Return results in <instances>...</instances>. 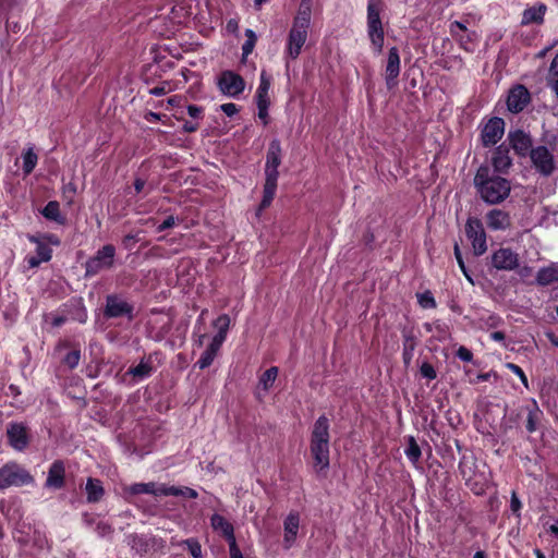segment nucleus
<instances>
[{"label": "nucleus", "instance_id": "nucleus-61", "mask_svg": "<svg viewBox=\"0 0 558 558\" xmlns=\"http://www.w3.org/2000/svg\"><path fill=\"white\" fill-rule=\"evenodd\" d=\"M160 118L161 116L159 113L153 111H149L145 114V120L148 122H157L160 120Z\"/></svg>", "mask_w": 558, "mask_h": 558}, {"label": "nucleus", "instance_id": "nucleus-1", "mask_svg": "<svg viewBox=\"0 0 558 558\" xmlns=\"http://www.w3.org/2000/svg\"><path fill=\"white\" fill-rule=\"evenodd\" d=\"M474 186L481 198L487 204H499L510 194V182L495 174L487 166H481L474 177Z\"/></svg>", "mask_w": 558, "mask_h": 558}, {"label": "nucleus", "instance_id": "nucleus-62", "mask_svg": "<svg viewBox=\"0 0 558 558\" xmlns=\"http://www.w3.org/2000/svg\"><path fill=\"white\" fill-rule=\"evenodd\" d=\"M490 339L497 342H502L505 340V333L501 331H494L490 333Z\"/></svg>", "mask_w": 558, "mask_h": 558}, {"label": "nucleus", "instance_id": "nucleus-37", "mask_svg": "<svg viewBox=\"0 0 558 558\" xmlns=\"http://www.w3.org/2000/svg\"><path fill=\"white\" fill-rule=\"evenodd\" d=\"M405 456L412 463H417L421 458V449L413 437L410 438L405 449Z\"/></svg>", "mask_w": 558, "mask_h": 558}, {"label": "nucleus", "instance_id": "nucleus-13", "mask_svg": "<svg viewBox=\"0 0 558 558\" xmlns=\"http://www.w3.org/2000/svg\"><path fill=\"white\" fill-rule=\"evenodd\" d=\"M531 159L535 168L543 174L548 175L554 171V158L546 147L539 146L532 149Z\"/></svg>", "mask_w": 558, "mask_h": 558}, {"label": "nucleus", "instance_id": "nucleus-52", "mask_svg": "<svg viewBox=\"0 0 558 558\" xmlns=\"http://www.w3.org/2000/svg\"><path fill=\"white\" fill-rule=\"evenodd\" d=\"M270 105H257L258 108V118L263 121V123L266 125L268 124V108Z\"/></svg>", "mask_w": 558, "mask_h": 558}, {"label": "nucleus", "instance_id": "nucleus-28", "mask_svg": "<svg viewBox=\"0 0 558 558\" xmlns=\"http://www.w3.org/2000/svg\"><path fill=\"white\" fill-rule=\"evenodd\" d=\"M558 280V265L553 264L549 267H545L538 270L536 281L541 286H547Z\"/></svg>", "mask_w": 558, "mask_h": 558}, {"label": "nucleus", "instance_id": "nucleus-64", "mask_svg": "<svg viewBox=\"0 0 558 558\" xmlns=\"http://www.w3.org/2000/svg\"><path fill=\"white\" fill-rule=\"evenodd\" d=\"M145 186V181L142 179H136L134 182V189L137 193L142 192Z\"/></svg>", "mask_w": 558, "mask_h": 558}, {"label": "nucleus", "instance_id": "nucleus-7", "mask_svg": "<svg viewBox=\"0 0 558 558\" xmlns=\"http://www.w3.org/2000/svg\"><path fill=\"white\" fill-rule=\"evenodd\" d=\"M33 477L16 463H8L0 468V490L10 486L29 484Z\"/></svg>", "mask_w": 558, "mask_h": 558}, {"label": "nucleus", "instance_id": "nucleus-55", "mask_svg": "<svg viewBox=\"0 0 558 558\" xmlns=\"http://www.w3.org/2000/svg\"><path fill=\"white\" fill-rule=\"evenodd\" d=\"M25 263L27 264L28 268H36L43 262L36 255H28V256L25 257Z\"/></svg>", "mask_w": 558, "mask_h": 558}, {"label": "nucleus", "instance_id": "nucleus-3", "mask_svg": "<svg viewBox=\"0 0 558 558\" xmlns=\"http://www.w3.org/2000/svg\"><path fill=\"white\" fill-rule=\"evenodd\" d=\"M329 421L326 416H319L314 423L310 446L314 468L317 471L329 466Z\"/></svg>", "mask_w": 558, "mask_h": 558}, {"label": "nucleus", "instance_id": "nucleus-4", "mask_svg": "<svg viewBox=\"0 0 558 558\" xmlns=\"http://www.w3.org/2000/svg\"><path fill=\"white\" fill-rule=\"evenodd\" d=\"M230 326V318L228 315H220L215 322L214 327L217 329L216 335L211 338L210 343L202 353L196 365L201 369H205L211 365L215 357L217 356L222 343L227 338V332Z\"/></svg>", "mask_w": 558, "mask_h": 558}, {"label": "nucleus", "instance_id": "nucleus-41", "mask_svg": "<svg viewBox=\"0 0 558 558\" xmlns=\"http://www.w3.org/2000/svg\"><path fill=\"white\" fill-rule=\"evenodd\" d=\"M539 414H541V412L536 405L533 410H531L529 412L527 422H526L527 432L533 433L536 430V422L538 420Z\"/></svg>", "mask_w": 558, "mask_h": 558}, {"label": "nucleus", "instance_id": "nucleus-40", "mask_svg": "<svg viewBox=\"0 0 558 558\" xmlns=\"http://www.w3.org/2000/svg\"><path fill=\"white\" fill-rule=\"evenodd\" d=\"M193 558H202V546L198 541L189 538L183 542Z\"/></svg>", "mask_w": 558, "mask_h": 558}, {"label": "nucleus", "instance_id": "nucleus-39", "mask_svg": "<svg viewBox=\"0 0 558 558\" xmlns=\"http://www.w3.org/2000/svg\"><path fill=\"white\" fill-rule=\"evenodd\" d=\"M417 301L423 308H434L436 306V301L429 291L417 294Z\"/></svg>", "mask_w": 558, "mask_h": 558}, {"label": "nucleus", "instance_id": "nucleus-24", "mask_svg": "<svg viewBox=\"0 0 558 558\" xmlns=\"http://www.w3.org/2000/svg\"><path fill=\"white\" fill-rule=\"evenodd\" d=\"M271 85V77L265 72L262 71L259 85L256 89V105H270L269 89Z\"/></svg>", "mask_w": 558, "mask_h": 558}, {"label": "nucleus", "instance_id": "nucleus-34", "mask_svg": "<svg viewBox=\"0 0 558 558\" xmlns=\"http://www.w3.org/2000/svg\"><path fill=\"white\" fill-rule=\"evenodd\" d=\"M151 373V366L148 362L142 361L137 366L131 367L128 374L132 375L136 380L148 377Z\"/></svg>", "mask_w": 558, "mask_h": 558}, {"label": "nucleus", "instance_id": "nucleus-50", "mask_svg": "<svg viewBox=\"0 0 558 558\" xmlns=\"http://www.w3.org/2000/svg\"><path fill=\"white\" fill-rule=\"evenodd\" d=\"M547 78H558V53L555 56L550 63Z\"/></svg>", "mask_w": 558, "mask_h": 558}, {"label": "nucleus", "instance_id": "nucleus-25", "mask_svg": "<svg viewBox=\"0 0 558 558\" xmlns=\"http://www.w3.org/2000/svg\"><path fill=\"white\" fill-rule=\"evenodd\" d=\"M211 527L222 534V536L228 541L234 537L233 525L226 520L222 515L215 513L210 518Z\"/></svg>", "mask_w": 558, "mask_h": 558}, {"label": "nucleus", "instance_id": "nucleus-47", "mask_svg": "<svg viewBox=\"0 0 558 558\" xmlns=\"http://www.w3.org/2000/svg\"><path fill=\"white\" fill-rule=\"evenodd\" d=\"M220 109L228 117H233L239 112V107L233 102L222 104Z\"/></svg>", "mask_w": 558, "mask_h": 558}, {"label": "nucleus", "instance_id": "nucleus-16", "mask_svg": "<svg viewBox=\"0 0 558 558\" xmlns=\"http://www.w3.org/2000/svg\"><path fill=\"white\" fill-rule=\"evenodd\" d=\"M300 529V514L295 511L290 512L283 521V546L291 548L298 537Z\"/></svg>", "mask_w": 558, "mask_h": 558}, {"label": "nucleus", "instance_id": "nucleus-20", "mask_svg": "<svg viewBox=\"0 0 558 558\" xmlns=\"http://www.w3.org/2000/svg\"><path fill=\"white\" fill-rule=\"evenodd\" d=\"M509 141L518 155L525 156L527 153L531 154L532 140L529 134L520 130L510 132Z\"/></svg>", "mask_w": 558, "mask_h": 558}, {"label": "nucleus", "instance_id": "nucleus-18", "mask_svg": "<svg viewBox=\"0 0 558 558\" xmlns=\"http://www.w3.org/2000/svg\"><path fill=\"white\" fill-rule=\"evenodd\" d=\"M167 485L156 484L154 482L149 483H135L124 488V494L129 495H140V494H150L154 496H167Z\"/></svg>", "mask_w": 558, "mask_h": 558}, {"label": "nucleus", "instance_id": "nucleus-36", "mask_svg": "<svg viewBox=\"0 0 558 558\" xmlns=\"http://www.w3.org/2000/svg\"><path fill=\"white\" fill-rule=\"evenodd\" d=\"M167 496H183L186 498L195 499L197 498L198 494L193 488L168 486Z\"/></svg>", "mask_w": 558, "mask_h": 558}, {"label": "nucleus", "instance_id": "nucleus-57", "mask_svg": "<svg viewBox=\"0 0 558 558\" xmlns=\"http://www.w3.org/2000/svg\"><path fill=\"white\" fill-rule=\"evenodd\" d=\"M436 329L438 330V340L445 341L449 337L448 329L441 325H436Z\"/></svg>", "mask_w": 558, "mask_h": 558}, {"label": "nucleus", "instance_id": "nucleus-31", "mask_svg": "<svg viewBox=\"0 0 558 558\" xmlns=\"http://www.w3.org/2000/svg\"><path fill=\"white\" fill-rule=\"evenodd\" d=\"M28 240L36 244V256L46 263L51 259L52 250L49 245L34 235H28Z\"/></svg>", "mask_w": 558, "mask_h": 558}, {"label": "nucleus", "instance_id": "nucleus-38", "mask_svg": "<svg viewBox=\"0 0 558 558\" xmlns=\"http://www.w3.org/2000/svg\"><path fill=\"white\" fill-rule=\"evenodd\" d=\"M245 36H246V40L242 46V51H243V56H248L250 53H252V51L255 47L257 37H256L255 33L250 28H247L245 31Z\"/></svg>", "mask_w": 558, "mask_h": 558}, {"label": "nucleus", "instance_id": "nucleus-59", "mask_svg": "<svg viewBox=\"0 0 558 558\" xmlns=\"http://www.w3.org/2000/svg\"><path fill=\"white\" fill-rule=\"evenodd\" d=\"M558 45V39L555 40L553 44H550L549 46L545 47L544 49H542L537 54L536 57L537 58H544L555 46Z\"/></svg>", "mask_w": 558, "mask_h": 558}, {"label": "nucleus", "instance_id": "nucleus-45", "mask_svg": "<svg viewBox=\"0 0 558 558\" xmlns=\"http://www.w3.org/2000/svg\"><path fill=\"white\" fill-rule=\"evenodd\" d=\"M229 544V553L231 558H243L235 541V536L227 541Z\"/></svg>", "mask_w": 558, "mask_h": 558}, {"label": "nucleus", "instance_id": "nucleus-15", "mask_svg": "<svg viewBox=\"0 0 558 558\" xmlns=\"http://www.w3.org/2000/svg\"><path fill=\"white\" fill-rule=\"evenodd\" d=\"M265 177L264 195L259 206L260 210L267 208L275 197L279 177L278 168L265 167Z\"/></svg>", "mask_w": 558, "mask_h": 558}, {"label": "nucleus", "instance_id": "nucleus-43", "mask_svg": "<svg viewBox=\"0 0 558 558\" xmlns=\"http://www.w3.org/2000/svg\"><path fill=\"white\" fill-rule=\"evenodd\" d=\"M421 375L429 380H433L436 378L437 373L434 368V366L427 362L423 363L420 368Z\"/></svg>", "mask_w": 558, "mask_h": 558}, {"label": "nucleus", "instance_id": "nucleus-22", "mask_svg": "<svg viewBox=\"0 0 558 558\" xmlns=\"http://www.w3.org/2000/svg\"><path fill=\"white\" fill-rule=\"evenodd\" d=\"M130 311V306L122 299L114 295H110L107 298L105 313L108 317H120L125 314H129Z\"/></svg>", "mask_w": 558, "mask_h": 558}, {"label": "nucleus", "instance_id": "nucleus-27", "mask_svg": "<svg viewBox=\"0 0 558 558\" xmlns=\"http://www.w3.org/2000/svg\"><path fill=\"white\" fill-rule=\"evenodd\" d=\"M546 12V5L538 4L524 10L522 24L542 23Z\"/></svg>", "mask_w": 558, "mask_h": 558}, {"label": "nucleus", "instance_id": "nucleus-49", "mask_svg": "<svg viewBox=\"0 0 558 558\" xmlns=\"http://www.w3.org/2000/svg\"><path fill=\"white\" fill-rule=\"evenodd\" d=\"M187 113L191 118L199 120L203 118V108L194 105L187 107Z\"/></svg>", "mask_w": 558, "mask_h": 558}, {"label": "nucleus", "instance_id": "nucleus-44", "mask_svg": "<svg viewBox=\"0 0 558 558\" xmlns=\"http://www.w3.org/2000/svg\"><path fill=\"white\" fill-rule=\"evenodd\" d=\"M506 367L508 369H510L513 374H515V376H519V378L521 379L522 384L525 387H527V378H526L523 369L520 366H518L517 364H513V363H507Z\"/></svg>", "mask_w": 558, "mask_h": 558}, {"label": "nucleus", "instance_id": "nucleus-23", "mask_svg": "<svg viewBox=\"0 0 558 558\" xmlns=\"http://www.w3.org/2000/svg\"><path fill=\"white\" fill-rule=\"evenodd\" d=\"M492 163H493L495 171H497V172L507 171L509 169V167L511 166V158L509 156V149L504 145H500L499 147H497L496 150L494 151V155L492 158Z\"/></svg>", "mask_w": 558, "mask_h": 558}, {"label": "nucleus", "instance_id": "nucleus-54", "mask_svg": "<svg viewBox=\"0 0 558 558\" xmlns=\"http://www.w3.org/2000/svg\"><path fill=\"white\" fill-rule=\"evenodd\" d=\"M175 223V219L173 216H169L167 219L163 220L162 223H160L158 227H157V231L158 232H161L166 229H169V228H172Z\"/></svg>", "mask_w": 558, "mask_h": 558}, {"label": "nucleus", "instance_id": "nucleus-56", "mask_svg": "<svg viewBox=\"0 0 558 558\" xmlns=\"http://www.w3.org/2000/svg\"><path fill=\"white\" fill-rule=\"evenodd\" d=\"M450 29L453 35H458V32H464L466 28L461 22L454 21L451 23Z\"/></svg>", "mask_w": 558, "mask_h": 558}, {"label": "nucleus", "instance_id": "nucleus-32", "mask_svg": "<svg viewBox=\"0 0 558 558\" xmlns=\"http://www.w3.org/2000/svg\"><path fill=\"white\" fill-rule=\"evenodd\" d=\"M22 158H23V172L25 175H28L35 169L37 161H38V156L34 151L33 147H28L26 150H24Z\"/></svg>", "mask_w": 558, "mask_h": 558}, {"label": "nucleus", "instance_id": "nucleus-42", "mask_svg": "<svg viewBox=\"0 0 558 558\" xmlns=\"http://www.w3.org/2000/svg\"><path fill=\"white\" fill-rule=\"evenodd\" d=\"M80 359H81V353L78 350H73L71 352H69L64 359H63V363L69 366L70 368H75L78 363H80Z\"/></svg>", "mask_w": 558, "mask_h": 558}, {"label": "nucleus", "instance_id": "nucleus-35", "mask_svg": "<svg viewBox=\"0 0 558 558\" xmlns=\"http://www.w3.org/2000/svg\"><path fill=\"white\" fill-rule=\"evenodd\" d=\"M415 345L416 342L414 338H412L411 336H404L402 359L407 366L410 365L413 359Z\"/></svg>", "mask_w": 558, "mask_h": 558}, {"label": "nucleus", "instance_id": "nucleus-33", "mask_svg": "<svg viewBox=\"0 0 558 558\" xmlns=\"http://www.w3.org/2000/svg\"><path fill=\"white\" fill-rule=\"evenodd\" d=\"M41 214L44 215L45 218H47L49 220H53L59 223H63V221H64V218L60 214L59 203L56 201L49 202L41 210Z\"/></svg>", "mask_w": 558, "mask_h": 558}, {"label": "nucleus", "instance_id": "nucleus-17", "mask_svg": "<svg viewBox=\"0 0 558 558\" xmlns=\"http://www.w3.org/2000/svg\"><path fill=\"white\" fill-rule=\"evenodd\" d=\"M400 74V56L396 47L389 49L388 60L385 69L386 84L389 88L397 84V77Z\"/></svg>", "mask_w": 558, "mask_h": 558}, {"label": "nucleus", "instance_id": "nucleus-14", "mask_svg": "<svg viewBox=\"0 0 558 558\" xmlns=\"http://www.w3.org/2000/svg\"><path fill=\"white\" fill-rule=\"evenodd\" d=\"M9 444L15 450L22 451L28 445V433L22 423H11L7 428Z\"/></svg>", "mask_w": 558, "mask_h": 558}, {"label": "nucleus", "instance_id": "nucleus-48", "mask_svg": "<svg viewBox=\"0 0 558 558\" xmlns=\"http://www.w3.org/2000/svg\"><path fill=\"white\" fill-rule=\"evenodd\" d=\"M457 356H458L461 361H463V362H471V361L473 360V354H472V352H471L468 348H465V347H463V345H461V347L458 349V351H457Z\"/></svg>", "mask_w": 558, "mask_h": 558}, {"label": "nucleus", "instance_id": "nucleus-46", "mask_svg": "<svg viewBox=\"0 0 558 558\" xmlns=\"http://www.w3.org/2000/svg\"><path fill=\"white\" fill-rule=\"evenodd\" d=\"M454 256H456L459 267L461 268L464 276L468 278L469 281H472L471 277L469 276V274L466 271V268H465V265H464V262H463V258H462V255H461L458 244L454 245Z\"/></svg>", "mask_w": 558, "mask_h": 558}, {"label": "nucleus", "instance_id": "nucleus-6", "mask_svg": "<svg viewBox=\"0 0 558 558\" xmlns=\"http://www.w3.org/2000/svg\"><path fill=\"white\" fill-rule=\"evenodd\" d=\"M116 248L111 244L104 245L85 264V275L95 276L101 270L110 269L113 266Z\"/></svg>", "mask_w": 558, "mask_h": 558}, {"label": "nucleus", "instance_id": "nucleus-5", "mask_svg": "<svg viewBox=\"0 0 558 558\" xmlns=\"http://www.w3.org/2000/svg\"><path fill=\"white\" fill-rule=\"evenodd\" d=\"M367 35L372 48L376 53H380L384 47L385 33L379 15V8L371 0L367 5Z\"/></svg>", "mask_w": 558, "mask_h": 558}, {"label": "nucleus", "instance_id": "nucleus-29", "mask_svg": "<svg viewBox=\"0 0 558 558\" xmlns=\"http://www.w3.org/2000/svg\"><path fill=\"white\" fill-rule=\"evenodd\" d=\"M85 489L89 502H97L104 496V487L99 480L88 478Z\"/></svg>", "mask_w": 558, "mask_h": 558}, {"label": "nucleus", "instance_id": "nucleus-51", "mask_svg": "<svg viewBox=\"0 0 558 558\" xmlns=\"http://www.w3.org/2000/svg\"><path fill=\"white\" fill-rule=\"evenodd\" d=\"M169 92H170V86H169V84H166V83H163L160 86H156L149 90V93L155 96H161Z\"/></svg>", "mask_w": 558, "mask_h": 558}, {"label": "nucleus", "instance_id": "nucleus-12", "mask_svg": "<svg viewBox=\"0 0 558 558\" xmlns=\"http://www.w3.org/2000/svg\"><path fill=\"white\" fill-rule=\"evenodd\" d=\"M492 264L500 270H513L519 265V256L511 248L501 247L492 255Z\"/></svg>", "mask_w": 558, "mask_h": 558}, {"label": "nucleus", "instance_id": "nucleus-60", "mask_svg": "<svg viewBox=\"0 0 558 558\" xmlns=\"http://www.w3.org/2000/svg\"><path fill=\"white\" fill-rule=\"evenodd\" d=\"M98 532L101 536H105L107 534L111 533V527L106 523H99L97 525Z\"/></svg>", "mask_w": 558, "mask_h": 558}, {"label": "nucleus", "instance_id": "nucleus-21", "mask_svg": "<svg viewBox=\"0 0 558 558\" xmlns=\"http://www.w3.org/2000/svg\"><path fill=\"white\" fill-rule=\"evenodd\" d=\"M64 484V465L61 461H54L48 472L46 486L59 489Z\"/></svg>", "mask_w": 558, "mask_h": 558}, {"label": "nucleus", "instance_id": "nucleus-63", "mask_svg": "<svg viewBox=\"0 0 558 558\" xmlns=\"http://www.w3.org/2000/svg\"><path fill=\"white\" fill-rule=\"evenodd\" d=\"M184 131L185 132H194L198 129V124L197 123H194V122H186L183 126Z\"/></svg>", "mask_w": 558, "mask_h": 558}, {"label": "nucleus", "instance_id": "nucleus-11", "mask_svg": "<svg viewBox=\"0 0 558 558\" xmlns=\"http://www.w3.org/2000/svg\"><path fill=\"white\" fill-rule=\"evenodd\" d=\"M531 96L527 88L523 85L512 87L507 97V109L512 113L521 112L530 102Z\"/></svg>", "mask_w": 558, "mask_h": 558}, {"label": "nucleus", "instance_id": "nucleus-53", "mask_svg": "<svg viewBox=\"0 0 558 558\" xmlns=\"http://www.w3.org/2000/svg\"><path fill=\"white\" fill-rule=\"evenodd\" d=\"M521 506H522L521 501L518 498L517 494L512 493L511 501H510V508H511L512 512L519 515V511L521 509Z\"/></svg>", "mask_w": 558, "mask_h": 558}, {"label": "nucleus", "instance_id": "nucleus-9", "mask_svg": "<svg viewBox=\"0 0 558 558\" xmlns=\"http://www.w3.org/2000/svg\"><path fill=\"white\" fill-rule=\"evenodd\" d=\"M219 90L231 98H238L245 89V82L238 73L227 70L218 78Z\"/></svg>", "mask_w": 558, "mask_h": 558}, {"label": "nucleus", "instance_id": "nucleus-19", "mask_svg": "<svg viewBox=\"0 0 558 558\" xmlns=\"http://www.w3.org/2000/svg\"><path fill=\"white\" fill-rule=\"evenodd\" d=\"M485 218L487 227L494 231L506 230L511 225L509 214L501 209L489 210Z\"/></svg>", "mask_w": 558, "mask_h": 558}, {"label": "nucleus", "instance_id": "nucleus-30", "mask_svg": "<svg viewBox=\"0 0 558 558\" xmlns=\"http://www.w3.org/2000/svg\"><path fill=\"white\" fill-rule=\"evenodd\" d=\"M281 163V147L278 141L269 145L265 167L278 168Z\"/></svg>", "mask_w": 558, "mask_h": 558}, {"label": "nucleus", "instance_id": "nucleus-26", "mask_svg": "<svg viewBox=\"0 0 558 558\" xmlns=\"http://www.w3.org/2000/svg\"><path fill=\"white\" fill-rule=\"evenodd\" d=\"M279 369L276 366H271L267 371H265L258 380L257 386V396L258 398L262 397V391L266 393L275 384L277 376H278Z\"/></svg>", "mask_w": 558, "mask_h": 558}, {"label": "nucleus", "instance_id": "nucleus-2", "mask_svg": "<svg viewBox=\"0 0 558 558\" xmlns=\"http://www.w3.org/2000/svg\"><path fill=\"white\" fill-rule=\"evenodd\" d=\"M311 1L302 0L288 34L284 49V54L287 58L295 60L301 54L302 48L307 40L311 26Z\"/></svg>", "mask_w": 558, "mask_h": 558}, {"label": "nucleus", "instance_id": "nucleus-58", "mask_svg": "<svg viewBox=\"0 0 558 558\" xmlns=\"http://www.w3.org/2000/svg\"><path fill=\"white\" fill-rule=\"evenodd\" d=\"M547 85L554 92L556 97L558 98V78H546Z\"/></svg>", "mask_w": 558, "mask_h": 558}, {"label": "nucleus", "instance_id": "nucleus-8", "mask_svg": "<svg viewBox=\"0 0 558 558\" xmlns=\"http://www.w3.org/2000/svg\"><path fill=\"white\" fill-rule=\"evenodd\" d=\"M465 234L471 241L475 255H483L487 251L486 233L480 219L469 218L466 220Z\"/></svg>", "mask_w": 558, "mask_h": 558}, {"label": "nucleus", "instance_id": "nucleus-10", "mask_svg": "<svg viewBox=\"0 0 558 558\" xmlns=\"http://www.w3.org/2000/svg\"><path fill=\"white\" fill-rule=\"evenodd\" d=\"M505 133V121L501 118H490L482 128L481 141L486 147L497 144Z\"/></svg>", "mask_w": 558, "mask_h": 558}]
</instances>
